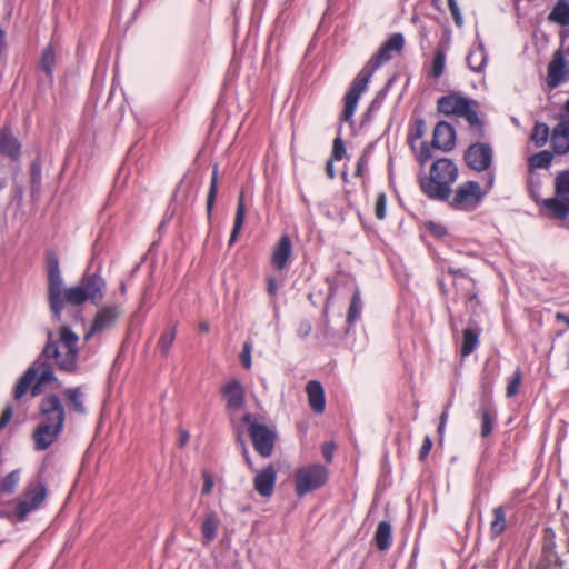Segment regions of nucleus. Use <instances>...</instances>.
<instances>
[{"label":"nucleus","mask_w":569,"mask_h":569,"mask_svg":"<svg viewBox=\"0 0 569 569\" xmlns=\"http://www.w3.org/2000/svg\"><path fill=\"white\" fill-rule=\"evenodd\" d=\"M78 342V335L68 326H61L56 333L49 331L41 353L17 383L14 398L20 399L29 388L33 397L39 396L44 386L58 381L53 363L60 371L74 372L79 358Z\"/></svg>","instance_id":"obj_1"},{"label":"nucleus","mask_w":569,"mask_h":569,"mask_svg":"<svg viewBox=\"0 0 569 569\" xmlns=\"http://www.w3.org/2000/svg\"><path fill=\"white\" fill-rule=\"evenodd\" d=\"M405 44V39L401 33L392 34L388 41L379 49L377 54H375L361 69V71L353 79L350 89L345 96V108L342 112V120L350 121L360 96L366 91L370 78L375 73V71L386 62L390 61L392 58V52L399 53Z\"/></svg>","instance_id":"obj_2"},{"label":"nucleus","mask_w":569,"mask_h":569,"mask_svg":"<svg viewBox=\"0 0 569 569\" xmlns=\"http://www.w3.org/2000/svg\"><path fill=\"white\" fill-rule=\"evenodd\" d=\"M459 170L450 158L435 160L429 174L420 178L421 191L435 200H448L452 192L451 186L457 181Z\"/></svg>","instance_id":"obj_3"},{"label":"nucleus","mask_w":569,"mask_h":569,"mask_svg":"<svg viewBox=\"0 0 569 569\" xmlns=\"http://www.w3.org/2000/svg\"><path fill=\"white\" fill-rule=\"evenodd\" d=\"M479 103L460 93L451 92L437 101V109L445 116H455L468 123L469 132L475 139L483 137V121L478 114Z\"/></svg>","instance_id":"obj_4"},{"label":"nucleus","mask_w":569,"mask_h":569,"mask_svg":"<svg viewBox=\"0 0 569 569\" xmlns=\"http://www.w3.org/2000/svg\"><path fill=\"white\" fill-rule=\"evenodd\" d=\"M104 288L106 281L102 277L96 273H86L79 284L63 289L61 311L67 303L80 306L89 300L93 305H99L103 299Z\"/></svg>","instance_id":"obj_5"},{"label":"nucleus","mask_w":569,"mask_h":569,"mask_svg":"<svg viewBox=\"0 0 569 569\" xmlns=\"http://www.w3.org/2000/svg\"><path fill=\"white\" fill-rule=\"evenodd\" d=\"M47 498L46 485L37 479L30 481L23 489L22 493L14 499L13 522H22L28 516L38 510Z\"/></svg>","instance_id":"obj_6"},{"label":"nucleus","mask_w":569,"mask_h":569,"mask_svg":"<svg viewBox=\"0 0 569 569\" xmlns=\"http://www.w3.org/2000/svg\"><path fill=\"white\" fill-rule=\"evenodd\" d=\"M493 179V174L489 173L487 190L485 191L481 190L480 184L476 181L463 182L455 191L450 206L456 210L473 211L481 203L485 194L492 188Z\"/></svg>","instance_id":"obj_7"},{"label":"nucleus","mask_w":569,"mask_h":569,"mask_svg":"<svg viewBox=\"0 0 569 569\" xmlns=\"http://www.w3.org/2000/svg\"><path fill=\"white\" fill-rule=\"evenodd\" d=\"M243 421L248 425L254 450L263 458L270 457L277 438L276 431L251 413H247Z\"/></svg>","instance_id":"obj_8"},{"label":"nucleus","mask_w":569,"mask_h":569,"mask_svg":"<svg viewBox=\"0 0 569 569\" xmlns=\"http://www.w3.org/2000/svg\"><path fill=\"white\" fill-rule=\"evenodd\" d=\"M328 480V470L325 466L315 463L300 467L295 473V489L299 497L315 491Z\"/></svg>","instance_id":"obj_9"},{"label":"nucleus","mask_w":569,"mask_h":569,"mask_svg":"<svg viewBox=\"0 0 569 569\" xmlns=\"http://www.w3.org/2000/svg\"><path fill=\"white\" fill-rule=\"evenodd\" d=\"M63 279L61 277L58 258H48V301L56 320H61V301L63 295Z\"/></svg>","instance_id":"obj_10"},{"label":"nucleus","mask_w":569,"mask_h":569,"mask_svg":"<svg viewBox=\"0 0 569 569\" xmlns=\"http://www.w3.org/2000/svg\"><path fill=\"white\" fill-rule=\"evenodd\" d=\"M556 197L545 201V207L557 219L563 220L569 214V170L556 178Z\"/></svg>","instance_id":"obj_11"},{"label":"nucleus","mask_w":569,"mask_h":569,"mask_svg":"<svg viewBox=\"0 0 569 569\" xmlns=\"http://www.w3.org/2000/svg\"><path fill=\"white\" fill-rule=\"evenodd\" d=\"M493 150L490 144L476 142L469 146L465 152L466 163L476 171H486L492 164Z\"/></svg>","instance_id":"obj_12"},{"label":"nucleus","mask_w":569,"mask_h":569,"mask_svg":"<svg viewBox=\"0 0 569 569\" xmlns=\"http://www.w3.org/2000/svg\"><path fill=\"white\" fill-rule=\"evenodd\" d=\"M39 410L41 415V422L54 427H63L66 420V410L58 396L50 395L44 397L40 402Z\"/></svg>","instance_id":"obj_13"},{"label":"nucleus","mask_w":569,"mask_h":569,"mask_svg":"<svg viewBox=\"0 0 569 569\" xmlns=\"http://www.w3.org/2000/svg\"><path fill=\"white\" fill-rule=\"evenodd\" d=\"M120 313L121 311L118 307L101 308L97 312L90 330L84 335V340L88 341L93 335L101 333L112 328Z\"/></svg>","instance_id":"obj_14"},{"label":"nucleus","mask_w":569,"mask_h":569,"mask_svg":"<svg viewBox=\"0 0 569 569\" xmlns=\"http://www.w3.org/2000/svg\"><path fill=\"white\" fill-rule=\"evenodd\" d=\"M431 147L445 152H449L456 147V130L449 122L439 121L436 124Z\"/></svg>","instance_id":"obj_15"},{"label":"nucleus","mask_w":569,"mask_h":569,"mask_svg":"<svg viewBox=\"0 0 569 569\" xmlns=\"http://www.w3.org/2000/svg\"><path fill=\"white\" fill-rule=\"evenodd\" d=\"M277 481V470L272 465L259 470L253 478V488L259 496L270 498Z\"/></svg>","instance_id":"obj_16"},{"label":"nucleus","mask_w":569,"mask_h":569,"mask_svg":"<svg viewBox=\"0 0 569 569\" xmlns=\"http://www.w3.org/2000/svg\"><path fill=\"white\" fill-rule=\"evenodd\" d=\"M63 427H54L44 422H40L37 429L33 431L32 439L34 442V449L43 451L48 449L62 432Z\"/></svg>","instance_id":"obj_17"},{"label":"nucleus","mask_w":569,"mask_h":569,"mask_svg":"<svg viewBox=\"0 0 569 569\" xmlns=\"http://www.w3.org/2000/svg\"><path fill=\"white\" fill-rule=\"evenodd\" d=\"M291 257V239L288 234H283L272 250L271 264L276 270L281 271L289 264Z\"/></svg>","instance_id":"obj_18"},{"label":"nucleus","mask_w":569,"mask_h":569,"mask_svg":"<svg viewBox=\"0 0 569 569\" xmlns=\"http://www.w3.org/2000/svg\"><path fill=\"white\" fill-rule=\"evenodd\" d=\"M221 392L227 401V408L230 410H239L244 405V390L241 382L231 379L222 388Z\"/></svg>","instance_id":"obj_19"},{"label":"nucleus","mask_w":569,"mask_h":569,"mask_svg":"<svg viewBox=\"0 0 569 569\" xmlns=\"http://www.w3.org/2000/svg\"><path fill=\"white\" fill-rule=\"evenodd\" d=\"M0 156L11 161L19 160L21 156V143L8 128L0 129Z\"/></svg>","instance_id":"obj_20"},{"label":"nucleus","mask_w":569,"mask_h":569,"mask_svg":"<svg viewBox=\"0 0 569 569\" xmlns=\"http://www.w3.org/2000/svg\"><path fill=\"white\" fill-rule=\"evenodd\" d=\"M551 148L556 154L569 152V120L560 121L552 130L550 137Z\"/></svg>","instance_id":"obj_21"},{"label":"nucleus","mask_w":569,"mask_h":569,"mask_svg":"<svg viewBox=\"0 0 569 569\" xmlns=\"http://www.w3.org/2000/svg\"><path fill=\"white\" fill-rule=\"evenodd\" d=\"M566 69L565 58L560 50L556 51L551 62L548 66V86L550 88L558 87L563 81Z\"/></svg>","instance_id":"obj_22"},{"label":"nucleus","mask_w":569,"mask_h":569,"mask_svg":"<svg viewBox=\"0 0 569 569\" xmlns=\"http://www.w3.org/2000/svg\"><path fill=\"white\" fill-rule=\"evenodd\" d=\"M306 392L310 408L316 413H321L326 407L325 390L321 383L317 380H311L306 386Z\"/></svg>","instance_id":"obj_23"},{"label":"nucleus","mask_w":569,"mask_h":569,"mask_svg":"<svg viewBox=\"0 0 569 569\" xmlns=\"http://www.w3.org/2000/svg\"><path fill=\"white\" fill-rule=\"evenodd\" d=\"M219 526L220 518L217 512L213 510L207 511L201 525L203 545H209L217 538Z\"/></svg>","instance_id":"obj_24"},{"label":"nucleus","mask_w":569,"mask_h":569,"mask_svg":"<svg viewBox=\"0 0 569 569\" xmlns=\"http://www.w3.org/2000/svg\"><path fill=\"white\" fill-rule=\"evenodd\" d=\"M63 396L68 402L69 410L78 415H86L84 395L80 387L68 388L63 391Z\"/></svg>","instance_id":"obj_25"},{"label":"nucleus","mask_w":569,"mask_h":569,"mask_svg":"<svg viewBox=\"0 0 569 569\" xmlns=\"http://www.w3.org/2000/svg\"><path fill=\"white\" fill-rule=\"evenodd\" d=\"M480 329L467 328L462 332L461 356L471 355L479 343Z\"/></svg>","instance_id":"obj_26"},{"label":"nucleus","mask_w":569,"mask_h":569,"mask_svg":"<svg viewBox=\"0 0 569 569\" xmlns=\"http://www.w3.org/2000/svg\"><path fill=\"white\" fill-rule=\"evenodd\" d=\"M548 19L551 22L558 23L562 27L569 24V2L568 0H558L553 9L549 13Z\"/></svg>","instance_id":"obj_27"},{"label":"nucleus","mask_w":569,"mask_h":569,"mask_svg":"<svg viewBox=\"0 0 569 569\" xmlns=\"http://www.w3.org/2000/svg\"><path fill=\"white\" fill-rule=\"evenodd\" d=\"M244 218H246V207H244L243 193H241L239 197V200H238V204H237L234 223H233V228H232L231 236L229 239V246H232L237 241L238 236L241 232V229L243 227Z\"/></svg>","instance_id":"obj_28"},{"label":"nucleus","mask_w":569,"mask_h":569,"mask_svg":"<svg viewBox=\"0 0 569 569\" xmlns=\"http://www.w3.org/2000/svg\"><path fill=\"white\" fill-rule=\"evenodd\" d=\"M375 541L377 548L381 551L387 550L391 545V526L388 521H381L378 523Z\"/></svg>","instance_id":"obj_29"},{"label":"nucleus","mask_w":569,"mask_h":569,"mask_svg":"<svg viewBox=\"0 0 569 569\" xmlns=\"http://www.w3.org/2000/svg\"><path fill=\"white\" fill-rule=\"evenodd\" d=\"M492 521L490 523V536L496 538L500 536L507 528L506 512L503 507L498 506L492 510Z\"/></svg>","instance_id":"obj_30"},{"label":"nucleus","mask_w":569,"mask_h":569,"mask_svg":"<svg viewBox=\"0 0 569 569\" xmlns=\"http://www.w3.org/2000/svg\"><path fill=\"white\" fill-rule=\"evenodd\" d=\"M21 480V471L19 469L12 470L0 481V492L11 496L16 492Z\"/></svg>","instance_id":"obj_31"},{"label":"nucleus","mask_w":569,"mask_h":569,"mask_svg":"<svg viewBox=\"0 0 569 569\" xmlns=\"http://www.w3.org/2000/svg\"><path fill=\"white\" fill-rule=\"evenodd\" d=\"M54 66H56V54H54L53 48L51 46H48L42 51L40 62H39V68L51 80Z\"/></svg>","instance_id":"obj_32"},{"label":"nucleus","mask_w":569,"mask_h":569,"mask_svg":"<svg viewBox=\"0 0 569 569\" xmlns=\"http://www.w3.org/2000/svg\"><path fill=\"white\" fill-rule=\"evenodd\" d=\"M487 61V56L483 48L479 47L469 52L467 63L472 71L480 72Z\"/></svg>","instance_id":"obj_33"},{"label":"nucleus","mask_w":569,"mask_h":569,"mask_svg":"<svg viewBox=\"0 0 569 569\" xmlns=\"http://www.w3.org/2000/svg\"><path fill=\"white\" fill-rule=\"evenodd\" d=\"M550 137L551 133L549 127L546 123L536 122L531 133V141L536 147L540 148L545 146Z\"/></svg>","instance_id":"obj_34"},{"label":"nucleus","mask_w":569,"mask_h":569,"mask_svg":"<svg viewBox=\"0 0 569 569\" xmlns=\"http://www.w3.org/2000/svg\"><path fill=\"white\" fill-rule=\"evenodd\" d=\"M553 156L552 152L548 150H543L535 153L529 158V167L530 169H540L548 168L552 162Z\"/></svg>","instance_id":"obj_35"},{"label":"nucleus","mask_w":569,"mask_h":569,"mask_svg":"<svg viewBox=\"0 0 569 569\" xmlns=\"http://www.w3.org/2000/svg\"><path fill=\"white\" fill-rule=\"evenodd\" d=\"M217 193H218V166H214L213 171H212L211 181H210L209 192L207 196V203H206L208 217H210L212 213Z\"/></svg>","instance_id":"obj_36"},{"label":"nucleus","mask_w":569,"mask_h":569,"mask_svg":"<svg viewBox=\"0 0 569 569\" xmlns=\"http://www.w3.org/2000/svg\"><path fill=\"white\" fill-rule=\"evenodd\" d=\"M362 310V301L360 297L359 290H356L351 297L348 315H347V322L353 323L360 316Z\"/></svg>","instance_id":"obj_37"},{"label":"nucleus","mask_w":569,"mask_h":569,"mask_svg":"<svg viewBox=\"0 0 569 569\" xmlns=\"http://www.w3.org/2000/svg\"><path fill=\"white\" fill-rule=\"evenodd\" d=\"M481 436L483 438L488 437L493 427V422L496 420V415L490 408H483L481 409Z\"/></svg>","instance_id":"obj_38"},{"label":"nucleus","mask_w":569,"mask_h":569,"mask_svg":"<svg viewBox=\"0 0 569 569\" xmlns=\"http://www.w3.org/2000/svg\"><path fill=\"white\" fill-rule=\"evenodd\" d=\"M176 339V328H169L162 332L158 341L159 349L163 356H167Z\"/></svg>","instance_id":"obj_39"},{"label":"nucleus","mask_w":569,"mask_h":569,"mask_svg":"<svg viewBox=\"0 0 569 569\" xmlns=\"http://www.w3.org/2000/svg\"><path fill=\"white\" fill-rule=\"evenodd\" d=\"M7 496L0 492V517L13 522L14 500L7 498Z\"/></svg>","instance_id":"obj_40"},{"label":"nucleus","mask_w":569,"mask_h":569,"mask_svg":"<svg viewBox=\"0 0 569 569\" xmlns=\"http://www.w3.org/2000/svg\"><path fill=\"white\" fill-rule=\"evenodd\" d=\"M445 67H446V54L442 50L438 49L432 59L431 76L433 78H439L443 73Z\"/></svg>","instance_id":"obj_41"},{"label":"nucleus","mask_w":569,"mask_h":569,"mask_svg":"<svg viewBox=\"0 0 569 569\" xmlns=\"http://www.w3.org/2000/svg\"><path fill=\"white\" fill-rule=\"evenodd\" d=\"M521 381H522V372L520 369H517L508 381V386H507V390H506L507 397L510 398L518 393Z\"/></svg>","instance_id":"obj_42"},{"label":"nucleus","mask_w":569,"mask_h":569,"mask_svg":"<svg viewBox=\"0 0 569 569\" xmlns=\"http://www.w3.org/2000/svg\"><path fill=\"white\" fill-rule=\"evenodd\" d=\"M386 203H387L386 194L383 192H380L377 196L376 203H375V216L379 220H383L386 218V213H387L386 212Z\"/></svg>","instance_id":"obj_43"},{"label":"nucleus","mask_w":569,"mask_h":569,"mask_svg":"<svg viewBox=\"0 0 569 569\" xmlns=\"http://www.w3.org/2000/svg\"><path fill=\"white\" fill-rule=\"evenodd\" d=\"M416 158L420 164H425L428 160L432 158L431 148L427 142H422L419 150L416 152Z\"/></svg>","instance_id":"obj_44"},{"label":"nucleus","mask_w":569,"mask_h":569,"mask_svg":"<svg viewBox=\"0 0 569 569\" xmlns=\"http://www.w3.org/2000/svg\"><path fill=\"white\" fill-rule=\"evenodd\" d=\"M345 156H346V148L343 146L342 139L340 137H337L333 140L332 154H331L330 159L339 161Z\"/></svg>","instance_id":"obj_45"},{"label":"nucleus","mask_w":569,"mask_h":569,"mask_svg":"<svg viewBox=\"0 0 569 569\" xmlns=\"http://www.w3.org/2000/svg\"><path fill=\"white\" fill-rule=\"evenodd\" d=\"M252 345L250 341L243 343L242 352L240 355L241 362L246 369H250L252 366L251 359Z\"/></svg>","instance_id":"obj_46"},{"label":"nucleus","mask_w":569,"mask_h":569,"mask_svg":"<svg viewBox=\"0 0 569 569\" xmlns=\"http://www.w3.org/2000/svg\"><path fill=\"white\" fill-rule=\"evenodd\" d=\"M448 6H449L450 12L455 19L456 24L458 27H461L463 23V20H462V16H461V12H460L457 1L448 0Z\"/></svg>","instance_id":"obj_47"},{"label":"nucleus","mask_w":569,"mask_h":569,"mask_svg":"<svg viewBox=\"0 0 569 569\" xmlns=\"http://www.w3.org/2000/svg\"><path fill=\"white\" fill-rule=\"evenodd\" d=\"M31 182L33 188H39L41 183V168L38 163L33 162L30 169Z\"/></svg>","instance_id":"obj_48"},{"label":"nucleus","mask_w":569,"mask_h":569,"mask_svg":"<svg viewBox=\"0 0 569 569\" xmlns=\"http://www.w3.org/2000/svg\"><path fill=\"white\" fill-rule=\"evenodd\" d=\"M202 477H203L202 493L209 495L214 486L213 478H212L211 473L207 470H204L202 472Z\"/></svg>","instance_id":"obj_49"},{"label":"nucleus","mask_w":569,"mask_h":569,"mask_svg":"<svg viewBox=\"0 0 569 569\" xmlns=\"http://www.w3.org/2000/svg\"><path fill=\"white\" fill-rule=\"evenodd\" d=\"M431 447H432L431 438L429 436H426L425 439H423L422 446L420 448V451H419V459L420 460H425L426 459V457L429 455V452L431 450Z\"/></svg>","instance_id":"obj_50"},{"label":"nucleus","mask_w":569,"mask_h":569,"mask_svg":"<svg viewBox=\"0 0 569 569\" xmlns=\"http://www.w3.org/2000/svg\"><path fill=\"white\" fill-rule=\"evenodd\" d=\"M13 409L11 406H7L0 417V430H2L11 420Z\"/></svg>","instance_id":"obj_51"},{"label":"nucleus","mask_w":569,"mask_h":569,"mask_svg":"<svg viewBox=\"0 0 569 569\" xmlns=\"http://www.w3.org/2000/svg\"><path fill=\"white\" fill-rule=\"evenodd\" d=\"M368 166V161H367V158L365 156H361L358 161H357V168H356V172L355 174L357 177H362L363 176V172H365V169L367 168Z\"/></svg>","instance_id":"obj_52"},{"label":"nucleus","mask_w":569,"mask_h":569,"mask_svg":"<svg viewBox=\"0 0 569 569\" xmlns=\"http://www.w3.org/2000/svg\"><path fill=\"white\" fill-rule=\"evenodd\" d=\"M238 442H240V445H241V450H242V455L244 457L246 463L248 465V467L250 469L253 470V463H252V460H251V458L249 456V451H248L247 446L244 445V442L240 438H238Z\"/></svg>","instance_id":"obj_53"},{"label":"nucleus","mask_w":569,"mask_h":569,"mask_svg":"<svg viewBox=\"0 0 569 569\" xmlns=\"http://www.w3.org/2000/svg\"><path fill=\"white\" fill-rule=\"evenodd\" d=\"M425 134V121L422 119H419L416 124V130L413 133L415 139H420Z\"/></svg>","instance_id":"obj_54"},{"label":"nucleus","mask_w":569,"mask_h":569,"mask_svg":"<svg viewBox=\"0 0 569 569\" xmlns=\"http://www.w3.org/2000/svg\"><path fill=\"white\" fill-rule=\"evenodd\" d=\"M333 159H329L326 163V173L327 176L330 178V179H335L336 178V171H335V168H333Z\"/></svg>","instance_id":"obj_55"},{"label":"nucleus","mask_w":569,"mask_h":569,"mask_svg":"<svg viewBox=\"0 0 569 569\" xmlns=\"http://www.w3.org/2000/svg\"><path fill=\"white\" fill-rule=\"evenodd\" d=\"M190 439V435L187 430H180V437H179V446L183 447L187 445V442Z\"/></svg>","instance_id":"obj_56"},{"label":"nucleus","mask_w":569,"mask_h":569,"mask_svg":"<svg viewBox=\"0 0 569 569\" xmlns=\"http://www.w3.org/2000/svg\"><path fill=\"white\" fill-rule=\"evenodd\" d=\"M278 290L277 281L273 278L268 279V292L274 295Z\"/></svg>","instance_id":"obj_57"},{"label":"nucleus","mask_w":569,"mask_h":569,"mask_svg":"<svg viewBox=\"0 0 569 569\" xmlns=\"http://www.w3.org/2000/svg\"><path fill=\"white\" fill-rule=\"evenodd\" d=\"M323 456H325V459L327 461H331L332 449L330 448L329 445H325V447H323Z\"/></svg>","instance_id":"obj_58"},{"label":"nucleus","mask_w":569,"mask_h":569,"mask_svg":"<svg viewBox=\"0 0 569 569\" xmlns=\"http://www.w3.org/2000/svg\"><path fill=\"white\" fill-rule=\"evenodd\" d=\"M556 319H557L558 321L565 322V323L569 327V317H568L567 315L561 313V312H558V313L556 315Z\"/></svg>","instance_id":"obj_59"},{"label":"nucleus","mask_w":569,"mask_h":569,"mask_svg":"<svg viewBox=\"0 0 569 569\" xmlns=\"http://www.w3.org/2000/svg\"><path fill=\"white\" fill-rule=\"evenodd\" d=\"M448 419V407L443 410V412L440 416V423L442 426H446Z\"/></svg>","instance_id":"obj_60"},{"label":"nucleus","mask_w":569,"mask_h":569,"mask_svg":"<svg viewBox=\"0 0 569 569\" xmlns=\"http://www.w3.org/2000/svg\"><path fill=\"white\" fill-rule=\"evenodd\" d=\"M311 330V326L309 323H306L302 328H301V331H302V336H307Z\"/></svg>","instance_id":"obj_61"},{"label":"nucleus","mask_w":569,"mask_h":569,"mask_svg":"<svg viewBox=\"0 0 569 569\" xmlns=\"http://www.w3.org/2000/svg\"><path fill=\"white\" fill-rule=\"evenodd\" d=\"M200 330L202 332H208L210 330V327L208 323L203 322V323H200Z\"/></svg>","instance_id":"obj_62"},{"label":"nucleus","mask_w":569,"mask_h":569,"mask_svg":"<svg viewBox=\"0 0 569 569\" xmlns=\"http://www.w3.org/2000/svg\"><path fill=\"white\" fill-rule=\"evenodd\" d=\"M445 427L446 426H442L441 423H439L438 432H439L440 436L443 433Z\"/></svg>","instance_id":"obj_63"},{"label":"nucleus","mask_w":569,"mask_h":569,"mask_svg":"<svg viewBox=\"0 0 569 569\" xmlns=\"http://www.w3.org/2000/svg\"><path fill=\"white\" fill-rule=\"evenodd\" d=\"M566 109L569 112V98H568V101L566 102Z\"/></svg>","instance_id":"obj_64"}]
</instances>
